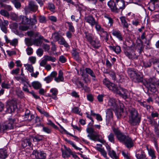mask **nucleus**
<instances>
[{
	"mask_svg": "<svg viewBox=\"0 0 159 159\" xmlns=\"http://www.w3.org/2000/svg\"><path fill=\"white\" fill-rule=\"evenodd\" d=\"M129 123L132 125L139 124L140 121L141 117L137 111L134 108H131L129 110Z\"/></svg>",
	"mask_w": 159,
	"mask_h": 159,
	"instance_id": "f257e3e1",
	"label": "nucleus"
},
{
	"mask_svg": "<svg viewBox=\"0 0 159 159\" xmlns=\"http://www.w3.org/2000/svg\"><path fill=\"white\" fill-rule=\"evenodd\" d=\"M107 4L111 11L115 12H118L119 9L123 10L125 7V1L123 0H116V2L110 1Z\"/></svg>",
	"mask_w": 159,
	"mask_h": 159,
	"instance_id": "f03ea898",
	"label": "nucleus"
},
{
	"mask_svg": "<svg viewBox=\"0 0 159 159\" xmlns=\"http://www.w3.org/2000/svg\"><path fill=\"white\" fill-rule=\"evenodd\" d=\"M127 72L133 81L136 83L143 82V78L140 73L131 68L128 69Z\"/></svg>",
	"mask_w": 159,
	"mask_h": 159,
	"instance_id": "7ed1b4c3",
	"label": "nucleus"
},
{
	"mask_svg": "<svg viewBox=\"0 0 159 159\" xmlns=\"http://www.w3.org/2000/svg\"><path fill=\"white\" fill-rule=\"evenodd\" d=\"M108 105L114 111H115L117 116H120L123 111V108L121 107L119 108L118 107L117 102L113 98H110L109 99Z\"/></svg>",
	"mask_w": 159,
	"mask_h": 159,
	"instance_id": "20e7f679",
	"label": "nucleus"
},
{
	"mask_svg": "<svg viewBox=\"0 0 159 159\" xmlns=\"http://www.w3.org/2000/svg\"><path fill=\"white\" fill-rule=\"evenodd\" d=\"M159 81L155 77L150 78L147 81L146 86L148 90L152 92H155L157 90L156 86L158 87Z\"/></svg>",
	"mask_w": 159,
	"mask_h": 159,
	"instance_id": "39448f33",
	"label": "nucleus"
},
{
	"mask_svg": "<svg viewBox=\"0 0 159 159\" xmlns=\"http://www.w3.org/2000/svg\"><path fill=\"white\" fill-rule=\"evenodd\" d=\"M86 131L89 134L87 136L89 137L90 139L94 141L100 142L99 134L96 132L93 128L91 127L88 128Z\"/></svg>",
	"mask_w": 159,
	"mask_h": 159,
	"instance_id": "423d86ee",
	"label": "nucleus"
},
{
	"mask_svg": "<svg viewBox=\"0 0 159 159\" xmlns=\"http://www.w3.org/2000/svg\"><path fill=\"white\" fill-rule=\"evenodd\" d=\"M16 101L14 100L8 101L6 106L7 112L8 113H11L14 112L16 108Z\"/></svg>",
	"mask_w": 159,
	"mask_h": 159,
	"instance_id": "0eeeda50",
	"label": "nucleus"
},
{
	"mask_svg": "<svg viewBox=\"0 0 159 159\" xmlns=\"http://www.w3.org/2000/svg\"><path fill=\"white\" fill-rule=\"evenodd\" d=\"M113 130L116 136L118 139L123 143L125 141L126 138L128 136H126L121 133L119 130L117 129L114 128Z\"/></svg>",
	"mask_w": 159,
	"mask_h": 159,
	"instance_id": "6e6552de",
	"label": "nucleus"
},
{
	"mask_svg": "<svg viewBox=\"0 0 159 159\" xmlns=\"http://www.w3.org/2000/svg\"><path fill=\"white\" fill-rule=\"evenodd\" d=\"M128 91L120 87L116 93L119 94L121 97L125 99L128 98Z\"/></svg>",
	"mask_w": 159,
	"mask_h": 159,
	"instance_id": "1a4fd4ad",
	"label": "nucleus"
},
{
	"mask_svg": "<svg viewBox=\"0 0 159 159\" xmlns=\"http://www.w3.org/2000/svg\"><path fill=\"white\" fill-rule=\"evenodd\" d=\"M32 156H35L36 158L40 159H45L46 156V154L43 152H38L37 150H34L32 154Z\"/></svg>",
	"mask_w": 159,
	"mask_h": 159,
	"instance_id": "9d476101",
	"label": "nucleus"
},
{
	"mask_svg": "<svg viewBox=\"0 0 159 159\" xmlns=\"http://www.w3.org/2000/svg\"><path fill=\"white\" fill-rule=\"evenodd\" d=\"M9 22L7 20H4L3 22L0 19V27L2 30L5 34L7 32V30L6 26H7Z\"/></svg>",
	"mask_w": 159,
	"mask_h": 159,
	"instance_id": "9b49d317",
	"label": "nucleus"
},
{
	"mask_svg": "<svg viewBox=\"0 0 159 159\" xmlns=\"http://www.w3.org/2000/svg\"><path fill=\"white\" fill-rule=\"evenodd\" d=\"M85 20L92 26L95 25V24L96 23V21L94 18L91 16H89L85 17Z\"/></svg>",
	"mask_w": 159,
	"mask_h": 159,
	"instance_id": "f8f14e48",
	"label": "nucleus"
},
{
	"mask_svg": "<svg viewBox=\"0 0 159 159\" xmlns=\"http://www.w3.org/2000/svg\"><path fill=\"white\" fill-rule=\"evenodd\" d=\"M125 141L123 143L125 146L128 148H130L134 146L133 141L128 136L126 138Z\"/></svg>",
	"mask_w": 159,
	"mask_h": 159,
	"instance_id": "ddd939ff",
	"label": "nucleus"
},
{
	"mask_svg": "<svg viewBox=\"0 0 159 159\" xmlns=\"http://www.w3.org/2000/svg\"><path fill=\"white\" fill-rule=\"evenodd\" d=\"M136 157L137 159H146V156L144 152L142 150H139L137 152L136 154Z\"/></svg>",
	"mask_w": 159,
	"mask_h": 159,
	"instance_id": "4468645a",
	"label": "nucleus"
},
{
	"mask_svg": "<svg viewBox=\"0 0 159 159\" xmlns=\"http://www.w3.org/2000/svg\"><path fill=\"white\" fill-rule=\"evenodd\" d=\"M112 34L114 36L116 37L120 41L123 40V37L120 32L116 30H113L112 32Z\"/></svg>",
	"mask_w": 159,
	"mask_h": 159,
	"instance_id": "2eb2a0df",
	"label": "nucleus"
},
{
	"mask_svg": "<svg viewBox=\"0 0 159 159\" xmlns=\"http://www.w3.org/2000/svg\"><path fill=\"white\" fill-rule=\"evenodd\" d=\"M125 54L130 59H137L138 58V56L136 55L135 52L133 51H132L131 52L126 51L125 52Z\"/></svg>",
	"mask_w": 159,
	"mask_h": 159,
	"instance_id": "dca6fc26",
	"label": "nucleus"
},
{
	"mask_svg": "<svg viewBox=\"0 0 159 159\" xmlns=\"http://www.w3.org/2000/svg\"><path fill=\"white\" fill-rule=\"evenodd\" d=\"M50 92L52 93V94L49 95V96L51 97L54 100H57V90L55 88H52L50 90Z\"/></svg>",
	"mask_w": 159,
	"mask_h": 159,
	"instance_id": "f3484780",
	"label": "nucleus"
},
{
	"mask_svg": "<svg viewBox=\"0 0 159 159\" xmlns=\"http://www.w3.org/2000/svg\"><path fill=\"white\" fill-rule=\"evenodd\" d=\"M72 54L73 57L76 61L78 62L81 61L80 58L79 57V53L76 51V49L75 48H74L73 49L72 51Z\"/></svg>",
	"mask_w": 159,
	"mask_h": 159,
	"instance_id": "a211bd4d",
	"label": "nucleus"
},
{
	"mask_svg": "<svg viewBox=\"0 0 159 159\" xmlns=\"http://www.w3.org/2000/svg\"><path fill=\"white\" fill-rule=\"evenodd\" d=\"M109 47L111 50L114 51L117 54L120 53L121 52V48L119 46H115L110 45Z\"/></svg>",
	"mask_w": 159,
	"mask_h": 159,
	"instance_id": "6ab92c4d",
	"label": "nucleus"
},
{
	"mask_svg": "<svg viewBox=\"0 0 159 159\" xmlns=\"http://www.w3.org/2000/svg\"><path fill=\"white\" fill-rule=\"evenodd\" d=\"M64 78L63 76V73L61 70L59 71L58 75V77L55 78V80L57 82L64 81Z\"/></svg>",
	"mask_w": 159,
	"mask_h": 159,
	"instance_id": "aec40b11",
	"label": "nucleus"
},
{
	"mask_svg": "<svg viewBox=\"0 0 159 159\" xmlns=\"http://www.w3.org/2000/svg\"><path fill=\"white\" fill-rule=\"evenodd\" d=\"M31 140L29 139H24L22 142L21 144L22 147L25 148L27 146H30L31 144Z\"/></svg>",
	"mask_w": 159,
	"mask_h": 159,
	"instance_id": "412c9836",
	"label": "nucleus"
},
{
	"mask_svg": "<svg viewBox=\"0 0 159 159\" xmlns=\"http://www.w3.org/2000/svg\"><path fill=\"white\" fill-rule=\"evenodd\" d=\"M29 7L31 11H36L38 9V6L32 1L30 2Z\"/></svg>",
	"mask_w": 159,
	"mask_h": 159,
	"instance_id": "4be33fe9",
	"label": "nucleus"
},
{
	"mask_svg": "<svg viewBox=\"0 0 159 159\" xmlns=\"http://www.w3.org/2000/svg\"><path fill=\"white\" fill-rule=\"evenodd\" d=\"M20 20L21 21L22 24H29V19L26 16H20L19 17Z\"/></svg>",
	"mask_w": 159,
	"mask_h": 159,
	"instance_id": "5701e85b",
	"label": "nucleus"
},
{
	"mask_svg": "<svg viewBox=\"0 0 159 159\" xmlns=\"http://www.w3.org/2000/svg\"><path fill=\"white\" fill-rule=\"evenodd\" d=\"M73 82L78 86V88L84 87V84L80 80L79 78L74 79L73 80Z\"/></svg>",
	"mask_w": 159,
	"mask_h": 159,
	"instance_id": "b1692460",
	"label": "nucleus"
},
{
	"mask_svg": "<svg viewBox=\"0 0 159 159\" xmlns=\"http://www.w3.org/2000/svg\"><path fill=\"white\" fill-rule=\"evenodd\" d=\"M108 89L110 90H111L114 93H116L119 88H118L116 85L112 83L108 88Z\"/></svg>",
	"mask_w": 159,
	"mask_h": 159,
	"instance_id": "393cba45",
	"label": "nucleus"
},
{
	"mask_svg": "<svg viewBox=\"0 0 159 159\" xmlns=\"http://www.w3.org/2000/svg\"><path fill=\"white\" fill-rule=\"evenodd\" d=\"M120 19L121 21V24L124 28H125L127 29L129 27V24L127 23L125 18L124 17H121Z\"/></svg>",
	"mask_w": 159,
	"mask_h": 159,
	"instance_id": "a878e982",
	"label": "nucleus"
},
{
	"mask_svg": "<svg viewBox=\"0 0 159 159\" xmlns=\"http://www.w3.org/2000/svg\"><path fill=\"white\" fill-rule=\"evenodd\" d=\"M146 147L149 156L151 157L152 159H155L156 158V156L155 155L154 150L151 148H148V146H147Z\"/></svg>",
	"mask_w": 159,
	"mask_h": 159,
	"instance_id": "bb28decb",
	"label": "nucleus"
},
{
	"mask_svg": "<svg viewBox=\"0 0 159 159\" xmlns=\"http://www.w3.org/2000/svg\"><path fill=\"white\" fill-rule=\"evenodd\" d=\"M13 120L12 119L9 120L5 123L8 129H13Z\"/></svg>",
	"mask_w": 159,
	"mask_h": 159,
	"instance_id": "cd10ccee",
	"label": "nucleus"
},
{
	"mask_svg": "<svg viewBox=\"0 0 159 159\" xmlns=\"http://www.w3.org/2000/svg\"><path fill=\"white\" fill-rule=\"evenodd\" d=\"M81 75L83 78V80L85 83H87L90 82V80L89 78V75L84 73V71H82L81 72Z\"/></svg>",
	"mask_w": 159,
	"mask_h": 159,
	"instance_id": "c85d7f7f",
	"label": "nucleus"
},
{
	"mask_svg": "<svg viewBox=\"0 0 159 159\" xmlns=\"http://www.w3.org/2000/svg\"><path fill=\"white\" fill-rule=\"evenodd\" d=\"M85 70L86 73L89 74L93 77V80H96L95 75L92 70L89 68H86L85 69Z\"/></svg>",
	"mask_w": 159,
	"mask_h": 159,
	"instance_id": "c756f323",
	"label": "nucleus"
},
{
	"mask_svg": "<svg viewBox=\"0 0 159 159\" xmlns=\"http://www.w3.org/2000/svg\"><path fill=\"white\" fill-rule=\"evenodd\" d=\"M7 157V154L6 150L0 149V159H5Z\"/></svg>",
	"mask_w": 159,
	"mask_h": 159,
	"instance_id": "7c9ffc66",
	"label": "nucleus"
},
{
	"mask_svg": "<svg viewBox=\"0 0 159 159\" xmlns=\"http://www.w3.org/2000/svg\"><path fill=\"white\" fill-rule=\"evenodd\" d=\"M58 43L62 45H63L65 47L67 48L69 46V45L66 41L64 38L61 37L58 41Z\"/></svg>",
	"mask_w": 159,
	"mask_h": 159,
	"instance_id": "2f4dec72",
	"label": "nucleus"
},
{
	"mask_svg": "<svg viewBox=\"0 0 159 159\" xmlns=\"http://www.w3.org/2000/svg\"><path fill=\"white\" fill-rule=\"evenodd\" d=\"M90 44L93 48H98L100 46V42L97 39L93 40Z\"/></svg>",
	"mask_w": 159,
	"mask_h": 159,
	"instance_id": "473e14b6",
	"label": "nucleus"
},
{
	"mask_svg": "<svg viewBox=\"0 0 159 159\" xmlns=\"http://www.w3.org/2000/svg\"><path fill=\"white\" fill-rule=\"evenodd\" d=\"M152 61L153 62H154L152 59H150L149 60V61L147 62L143 61L141 62V64L144 67H148L151 66L152 65Z\"/></svg>",
	"mask_w": 159,
	"mask_h": 159,
	"instance_id": "72a5a7b5",
	"label": "nucleus"
},
{
	"mask_svg": "<svg viewBox=\"0 0 159 159\" xmlns=\"http://www.w3.org/2000/svg\"><path fill=\"white\" fill-rule=\"evenodd\" d=\"M32 86L35 89H38L41 87V84L38 81H34L32 83Z\"/></svg>",
	"mask_w": 159,
	"mask_h": 159,
	"instance_id": "f704fd0d",
	"label": "nucleus"
},
{
	"mask_svg": "<svg viewBox=\"0 0 159 159\" xmlns=\"http://www.w3.org/2000/svg\"><path fill=\"white\" fill-rule=\"evenodd\" d=\"M97 150L100 152L101 154L106 159H108V158L107 157V153L106 151L104 150L103 148H102L99 147H97Z\"/></svg>",
	"mask_w": 159,
	"mask_h": 159,
	"instance_id": "c9c22d12",
	"label": "nucleus"
},
{
	"mask_svg": "<svg viewBox=\"0 0 159 159\" xmlns=\"http://www.w3.org/2000/svg\"><path fill=\"white\" fill-rule=\"evenodd\" d=\"M85 38L87 41L90 43L93 41L92 35L88 32H85Z\"/></svg>",
	"mask_w": 159,
	"mask_h": 159,
	"instance_id": "e433bc0d",
	"label": "nucleus"
},
{
	"mask_svg": "<svg viewBox=\"0 0 159 159\" xmlns=\"http://www.w3.org/2000/svg\"><path fill=\"white\" fill-rule=\"evenodd\" d=\"M44 58L47 61H50L52 62H54L56 60V59L55 57L48 55H45L44 56Z\"/></svg>",
	"mask_w": 159,
	"mask_h": 159,
	"instance_id": "4c0bfd02",
	"label": "nucleus"
},
{
	"mask_svg": "<svg viewBox=\"0 0 159 159\" xmlns=\"http://www.w3.org/2000/svg\"><path fill=\"white\" fill-rule=\"evenodd\" d=\"M24 66L26 69L30 72H32L34 71V68L32 65L27 64H25Z\"/></svg>",
	"mask_w": 159,
	"mask_h": 159,
	"instance_id": "58836bf2",
	"label": "nucleus"
},
{
	"mask_svg": "<svg viewBox=\"0 0 159 159\" xmlns=\"http://www.w3.org/2000/svg\"><path fill=\"white\" fill-rule=\"evenodd\" d=\"M36 17L35 15H33V18L29 19V24H31L32 25H34L37 23V20L36 19Z\"/></svg>",
	"mask_w": 159,
	"mask_h": 159,
	"instance_id": "ea45409f",
	"label": "nucleus"
},
{
	"mask_svg": "<svg viewBox=\"0 0 159 159\" xmlns=\"http://www.w3.org/2000/svg\"><path fill=\"white\" fill-rule=\"evenodd\" d=\"M109 155L112 158L117 159V156L115 152L113 150H111L108 152Z\"/></svg>",
	"mask_w": 159,
	"mask_h": 159,
	"instance_id": "a19ab883",
	"label": "nucleus"
},
{
	"mask_svg": "<svg viewBox=\"0 0 159 159\" xmlns=\"http://www.w3.org/2000/svg\"><path fill=\"white\" fill-rule=\"evenodd\" d=\"M16 92L17 96L20 98L24 97V93L20 88H17L16 90Z\"/></svg>",
	"mask_w": 159,
	"mask_h": 159,
	"instance_id": "79ce46f5",
	"label": "nucleus"
},
{
	"mask_svg": "<svg viewBox=\"0 0 159 159\" xmlns=\"http://www.w3.org/2000/svg\"><path fill=\"white\" fill-rule=\"evenodd\" d=\"M33 141L35 142H38L43 140V137L42 136H36L32 137Z\"/></svg>",
	"mask_w": 159,
	"mask_h": 159,
	"instance_id": "37998d69",
	"label": "nucleus"
},
{
	"mask_svg": "<svg viewBox=\"0 0 159 159\" xmlns=\"http://www.w3.org/2000/svg\"><path fill=\"white\" fill-rule=\"evenodd\" d=\"M106 73L108 74L111 77L112 80H116V75L115 72L112 71H107Z\"/></svg>",
	"mask_w": 159,
	"mask_h": 159,
	"instance_id": "c03bdc74",
	"label": "nucleus"
},
{
	"mask_svg": "<svg viewBox=\"0 0 159 159\" xmlns=\"http://www.w3.org/2000/svg\"><path fill=\"white\" fill-rule=\"evenodd\" d=\"M104 17L108 20V23L110 26H112L113 23V20L112 18L107 14L105 15Z\"/></svg>",
	"mask_w": 159,
	"mask_h": 159,
	"instance_id": "a18cd8bd",
	"label": "nucleus"
},
{
	"mask_svg": "<svg viewBox=\"0 0 159 159\" xmlns=\"http://www.w3.org/2000/svg\"><path fill=\"white\" fill-rule=\"evenodd\" d=\"M138 102L140 105L146 107L147 110H148L150 109V106L149 105L147 104L146 102H141L140 101H138Z\"/></svg>",
	"mask_w": 159,
	"mask_h": 159,
	"instance_id": "49530a36",
	"label": "nucleus"
},
{
	"mask_svg": "<svg viewBox=\"0 0 159 159\" xmlns=\"http://www.w3.org/2000/svg\"><path fill=\"white\" fill-rule=\"evenodd\" d=\"M102 82L103 84L108 88L112 83L106 78L103 80Z\"/></svg>",
	"mask_w": 159,
	"mask_h": 159,
	"instance_id": "de8ad7c7",
	"label": "nucleus"
},
{
	"mask_svg": "<svg viewBox=\"0 0 159 159\" xmlns=\"http://www.w3.org/2000/svg\"><path fill=\"white\" fill-rule=\"evenodd\" d=\"M109 140L111 142L114 143L115 140V137L114 134L112 133H111L108 136Z\"/></svg>",
	"mask_w": 159,
	"mask_h": 159,
	"instance_id": "09e8293b",
	"label": "nucleus"
},
{
	"mask_svg": "<svg viewBox=\"0 0 159 159\" xmlns=\"http://www.w3.org/2000/svg\"><path fill=\"white\" fill-rule=\"evenodd\" d=\"M42 43V42L39 39H36L33 41V44L38 46L41 45Z\"/></svg>",
	"mask_w": 159,
	"mask_h": 159,
	"instance_id": "8fccbe9b",
	"label": "nucleus"
},
{
	"mask_svg": "<svg viewBox=\"0 0 159 159\" xmlns=\"http://www.w3.org/2000/svg\"><path fill=\"white\" fill-rule=\"evenodd\" d=\"M66 23L68 24L69 30L72 32L75 31V29L72 25V23L71 22H67Z\"/></svg>",
	"mask_w": 159,
	"mask_h": 159,
	"instance_id": "3c124183",
	"label": "nucleus"
},
{
	"mask_svg": "<svg viewBox=\"0 0 159 159\" xmlns=\"http://www.w3.org/2000/svg\"><path fill=\"white\" fill-rule=\"evenodd\" d=\"M25 41L26 44L28 47L33 44V42L30 39L26 38L25 39Z\"/></svg>",
	"mask_w": 159,
	"mask_h": 159,
	"instance_id": "603ef678",
	"label": "nucleus"
},
{
	"mask_svg": "<svg viewBox=\"0 0 159 159\" xmlns=\"http://www.w3.org/2000/svg\"><path fill=\"white\" fill-rule=\"evenodd\" d=\"M18 27V24L16 23H13L10 25V28L12 30H16Z\"/></svg>",
	"mask_w": 159,
	"mask_h": 159,
	"instance_id": "864d4df0",
	"label": "nucleus"
},
{
	"mask_svg": "<svg viewBox=\"0 0 159 159\" xmlns=\"http://www.w3.org/2000/svg\"><path fill=\"white\" fill-rule=\"evenodd\" d=\"M12 46H15L18 43V40L16 39H14L12 40H10L9 43Z\"/></svg>",
	"mask_w": 159,
	"mask_h": 159,
	"instance_id": "5fc2aeb1",
	"label": "nucleus"
},
{
	"mask_svg": "<svg viewBox=\"0 0 159 159\" xmlns=\"http://www.w3.org/2000/svg\"><path fill=\"white\" fill-rule=\"evenodd\" d=\"M0 13L1 15L4 16L6 17H9V14L8 12L4 10H1L0 12Z\"/></svg>",
	"mask_w": 159,
	"mask_h": 159,
	"instance_id": "6e6d98bb",
	"label": "nucleus"
},
{
	"mask_svg": "<svg viewBox=\"0 0 159 159\" xmlns=\"http://www.w3.org/2000/svg\"><path fill=\"white\" fill-rule=\"evenodd\" d=\"M7 129V126L5 123L0 125V130L1 131H3Z\"/></svg>",
	"mask_w": 159,
	"mask_h": 159,
	"instance_id": "4d7b16f0",
	"label": "nucleus"
},
{
	"mask_svg": "<svg viewBox=\"0 0 159 159\" xmlns=\"http://www.w3.org/2000/svg\"><path fill=\"white\" fill-rule=\"evenodd\" d=\"M42 47L45 51H47L48 52H49V50L50 49L49 45L47 44L43 43L42 45Z\"/></svg>",
	"mask_w": 159,
	"mask_h": 159,
	"instance_id": "13d9d810",
	"label": "nucleus"
},
{
	"mask_svg": "<svg viewBox=\"0 0 159 159\" xmlns=\"http://www.w3.org/2000/svg\"><path fill=\"white\" fill-rule=\"evenodd\" d=\"M26 51L27 52V54L28 55H30L33 53V49L32 48L30 47H28L26 48Z\"/></svg>",
	"mask_w": 159,
	"mask_h": 159,
	"instance_id": "bf43d9fd",
	"label": "nucleus"
},
{
	"mask_svg": "<svg viewBox=\"0 0 159 159\" xmlns=\"http://www.w3.org/2000/svg\"><path fill=\"white\" fill-rule=\"evenodd\" d=\"M59 126H60V127L62 129H63V131H64V132H65V133L66 134H68V135H70V136H72V137H74L75 138V139H78V137H77V136H74V135H72V134H70V133H68V132H67V131H66V130L65 129H64L63 128L62 126H61L60 125H59Z\"/></svg>",
	"mask_w": 159,
	"mask_h": 159,
	"instance_id": "052dcab7",
	"label": "nucleus"
},
{
	"mask_svg": "<svg viewBox=\"0 0 159 159\" xmlns=\"http://www.w3.org/2000/svg\"><path fill=\"white\" fill-rule=\"evenodd\" d=\"M39 21L40 23H44L46 22V18L43 16H39Z\"/></svg>",
	"mask_w": 159,
	"mask_h": 159,
	"instance_id": "680f3d73",
	"label": "nucleus"
},
{
	"mask_svg": "<svg viewBox=\"0 0 159 159\" xmlns=\"http://www.w3.org/2000/svg\"><path fill=\"white\" fill-rule=\"evenodd\" d=\"M67 142L70 144L72 146L74 147L75 149L76 150H80L81 149L77 147L73 143V142L71 141L70 140H66Z\"/></svg>",
	"mask_w": 159,
	"mask_h": 159,
	"instance_id": "e2e57ef3",
	"label": "nucleus"
},
{
	"mask_svg": "<svg viewBox=\"0 0 159 159\" xmlns=\"http://www.w3.org/2000/svg\"><path fill=\"white\" fill-rule=\"evenodd\" d=\"M19 28L21 30L26 31L29 29V27L27 25H21L19 26Z\"/></svg>",
	"mask_w": 159,
	"mask_h": 159,
	"instance_id": "0e129e2a",
	"label": "nucleus"
},
{
	"mask_svg": "<svg viewBox=\"0 0 159 159\" xmlns=\"http://www.w3.org/2000/svg\"><path fill=\"white\" fill-rule=\"evenodd\" d=\"M16 79L18 81H21L23 84L25 83V80L24 78L23 77L17 76L16 77Z\"/></svg>",
	"mask_w": 159,
	"mask_h": 159,
	"instance_id": "69168bd1",
	"label": "nucleus"
},
{
	"mask_svg": "<svg viewBox=\"0 0 159 159\" xmlns=\"http://www.w3.org/2000/svg\"><path fill=\"white\" fill-rule=\"evenodd\" d=\"M48 9L51 11H53L55 9V7L54 4L51 3H48Z\"/></svg>",
	"mask_w": 159,
	"mask_h": 159,
	"instance_id": "338daca9",
	"label": "nucleus"
},
{
	"mask_svg": "<svg viewBox=\"0 0 159 159\" xmlns=\"http://www.w3.org/2000/svg\"><path fill=\"white\" fill-rule=\"evenodd\" d=\"M43 50L41 48H39L36 51L37 54L39 56H42L43 54Z\"/></svg>",
	"mask_w": 159,
	"mask_h": 159,
	"instance_id": "774afa93",
	"label": "nucleus"
}]
</instances>
